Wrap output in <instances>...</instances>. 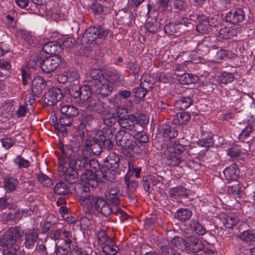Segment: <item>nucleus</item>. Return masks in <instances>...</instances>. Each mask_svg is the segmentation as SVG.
Wrapping results in <instances>:
<instances>
[{
  "label": "nucleus",
  "mask_w": 255,
  "mask_h": 255,
  "mask_svg": "<svg viewBox=\"0 0 255 255\" xmlns=\"http://www.w3.org/2000/svg\"><path fill=\"white\" fill-rule=\"evenodd\" d=\"M105 80L114 86L115 83L118 81H122L123 76L116 71H108L105 73Z\"/></svg>",
  "instance_id": "nucleus-41"
},
{
  "label": "nucleus",
  "mask_w": 255,
  "mask_h": 255,
  "mask_svg": "<svg viewBox=\"0 0 255 255\" xmlns=\"http://www.w3.org/2000/svg\"><path fill=\"white\" fill-rule=\"evenodd\" d=\"M63 97L61 90L57 87H51L45 93L44 103L48 106H53L60 101Z\"/></svg>",
  "instance_id": "nucleus-12"
},
{
  "label": "nucleus",
  "mask_w": 255,
  "mask_h": 255,
  "mask_svg": "<svg viewBox=\"0 0 255 255\" xmlns=\"http://www.w3.org/2000/svg\"><path fill=\"white\" fill-rule=\"evenodd\" d=\"M245 187L238 181H236L228 186L227 193L228 195L235 198H241L245 195Z\"/></svg>",
  "instance_id": "nucleus-19"
},
{
  "label": "nucleus",
  "mask_w": 255,
  "mask_h": 255,
  "mask_svg": "<svg viewBox=\"0 0 255 255\" xmlns=\"http://www.w3.org/2000/svg\"><path fill=\"white\" fill-rule=\"evenodd\" d=\"M60 111L62 114H64L67 117L72 118L79 114L78 109L73 105L66 104L62 102L60 104Z\"/></svg>",
  "instance_id": "nucleus-39"
},
{
  "label": "nucleus",
  "mask_w": 255,
  "mask_h": 255,
  "mask_svg": "<svg viewBox=\"0 0 255 255\" xmlns=\"http://www.w3.org/2000/svg\"><path fill=\"white\" fill-rule=\"evenodd\" d=\"M155 82L154 77L148 73H143L140 78V85L145 88V89L151 90Z\"/></svg>",
  "instance_id": "nucleus-40"
},
{
  "label": "nucleus",
  "mask_w": 255,
  "mask_h": 255,
  "mask_svg": "<svg viewBox=\"0 0 255 255\" xmlns=\"http://www.w3.org/2000/svg\"><path fill=\"white\" fill-rule=\"evenodd\" d=\"M105 79V74L99 69H92L90 72L89 77L87 78V82H92L94 86H96Z\"/></svg>",
  "instance_id": "nucleus-33"
},
{
  "label": "nucleus",
  "mask_w": 255,
  "mask_h": 255,
  "mask_svg": "<svg viewBox=\"0 0 255 255\" xmlns=\"http://www.w3.org/2000/svg\"><path fill=\"white\" fill-rule=\"evenodd\" d=\"M14 163L19 168H26L30 165V161L24 159L21 155L17 156L14 159Z\"/></svg>",
  "instance_id": "nucleus-59"
},
{
  "label": "nucleus",
  "mask_w": 255,
  "mask_h": 255,
  "mask_svg": "<svg viewBox=\"0 0 255 255\" xmlns=\"http://www.w3.org/2000/svg\"><path fill=\"white\" fill-rule=\"evenodd\" d=\"M91 10L95 15H102L104 13V6L99 2L93 3L91 5Z\"/></svg>",
  "instance_id": "nucleus-64"
},
{
  "label": "nucleus",
  "mask_w": 255,
  "mask_h": 255,
  "mask_svg": "<svg viewBox=\"0 0 255 255\" xmlns=\"http://www.w3.org/2000/svg\"><path fill=\"white\" fill-rule=\"evenodd\" d=\"M4 188L5 191L12 192L16 190L19 182L18 180L13 177H5L4 179Z\"/></svg>",
  "instance_id": "nucleus-48"
},
{
  "label": "nucleus",
  "mask_w": 255,
  "mask_h": 255,
  "mask_svg": "<svg viewBox=\"0 0 255 255\" xmlns=\"http://www.w3.org/2000/svg\"><path fill=\"white\" fill-rule=\"evenodd\" d=\"M238 238L241 241L247 243L255 242V232L253 230H247L241 232L238 236Z\"/></svg>",
  "instance_id": "nucleus-49"
},
{
  "label": "nucleus",
  "mask_w": 255,
  "mask_h": 255,
  "mask_svg": "<svg viewBox=\"0 0 255 255\" xmlns=\"http://www.w3.org/2000/svg\"><path fill=\"white\" fill-rule=\"evenodd\" d=\"M243 153L241 147L238 145H234L227 150V155L231 158H237Z\"/></svg>",
  "instance_id": "nucleus-56"
},
{
  "label": "nucleus",
  "mask_w": 255,
  "mask_h": 255,
  "mask_svg": "<svg viewBox=\"0 0 255 255\" xmlns=\"http://www.w3.org/2000/svg\"><path fill=\"white\" fill-rule=\"evenodd\" d=\"M186 147L181 144H176L170 148L171 153L166 157L167 164L170 166H179L184 161L183 153L185 151Z\"/></svg>",
  "instance_id": "nucleus-5"
},
{
  "label": "nucleus",
  "mask_w": 255,
  "mask_h": 255,
  "mask_svg": "<svg viewBox=\"0 0 255 255\" xmlns=\"http://www.w3.org/2000/svg\"><path fill=\"white\" fill-rule=\"evenodd\" d=\"M109 30L101 25L90 26L86 29L81 39L83 44H93L97 43V39H105L108 35Z\"/></svg>",
  "instance_id": "nucleus-3"
},
{
  "label": "nucleus",
  "mask_w": 255,
  "mask_h": 255,
  "mask_svg": "<svg viewBox=\"0 0 255 255\" xmlns=\"http://www.w3.org/2000/svg\"><path fill=\"white\" fill-rule=\"evenodd\" d=\"M190 118L191 116L188 112H181L173 117L172 123L176 126L185 125L189 121Z\"/></svg>",
  "instance_id": "nucleus-42"
},
{
  "label": "nucleus",
  "mask_w": 255,
  "mask_h": 255,
  "mask_svg": "<svg viewBox=\"0 0 255 255\" xmlns=\"http://www.w3.org/2000/svg\"><path fill=\"white\" fill-rule=\"evenodd\" d=\"M37 179L43 186L49 187L53 184L52 181L49 177L41 172L37 174Z\"/></svg>",
  "instance_id": "nucleus-58"
},
{
  "label": "nucleus",
  "mask_w": 255,
  "mask_h": 255,
  "mask_svg": "<svg viewBox=\"0 0 255 255\" xmlns=\"http://www.w3.org/2000/svg\"><path fill=\"white\" fill-rule=\"evenodd\" d=\"M118 122L123 128L133 131L136 123V116L130 114L127 116L118 115Z\"/></svg>",
  "instance_id": "nucleus-16"
},
{
  "label": "nucleus",
  "mask_w": 255,
  "mask_h": 255,
  "mask_svg": "<svg viewBox=\"0 0 255 255\" xmlns=\"http://www.w3.org/2000/svg\"><path fill=\"white\" fill-rule=\"evenodd\" d=\"M173 8L175 11L181 13L186 11L188 4L184 0H173Z\"/></svg>",
  "instance_id": "nucleus-50"
},
{
  "label": "nucleus",
  "mask_w": 255,
  "mask_h": 255,
  "mask_svg": "<svg viewBox=\"0 0 255 255\" xmlns=\"http://www.w3.org/2000/svg\"><path fill=\"white\" fill-rule=\"evenodd\" d=\"M74 189L81 205L84 204L89 197L92 196L90 194L89 188L85 185L78 184L75 186Z\"/></svg>",
  "instance_id": "nucleus-18"
},
{
  "label": "nucleus",
  "mask_w": 255,
  "mask_h": 255,
  "mask_svg": "<svg viewBox=\"0 0 255 255\" xmlns=\"http://www.w3.org/2000/svg\"><path fill=\"white\" fill-rule=\"evenodd\" d=\"M61 62V58L57 55L45 58L40 62L41 70L45 73L52 72L58 68Z\"/></svg>",
  "instance_id": "nucleus-7"
},
{
  "label": "nucleus",
  "mask_w": 255,
  "mask_h": 255,
  "mask_svg": "<svg viewBox=\"0 0 255 255\" xmlns=\"http://www.w3.org/2000/svg\"><path fill=\"white\" fill-rule=\"evenodd\" d=\"M92 82H88L87 84L80 87V101L78 102H83L92 97L93 92L95 93V87L93 86Z\"/></svg>",
  "instance_id": "nucleus-30"
},
{
  "label": "nucleus",
  "mask_w": 255,
  "mask_h": 255,
  "mask_svg": "<svg viewBox=\"0 0 255 255\" xmlns=\"http://www.w3.org/2000/svg\"><path fill=\"white\" fill-rule=\"evenodd\" d=\"M235 80L234 74L230 72H222L218 77V80L220 83L227 85L233 82Z\"/></svg>",
  "instance_id": "nucleus-52"
},
{
  "label": "nucleus",
  "mask_w": 255,
  "mask_h": 255,
  "mask_svg": "<svg viewBox=\"0 0 255 255\" xmlns=\"http://www.w3.org/2000/svg\"><path fill=\"white\" fill-rule=\"evenodd\" d=\"M68 165L73 166L76 171L88 168L89 158L84 155H79L76 158L74 155H69L67 159Z\"/></svg>",
  "instance_id": "nucleus-13"
},
{
  "label": "nucleus",
  "mask_w": 255,
  "mask_h": 255,
  "mask_svg": "<svg viewBox=\"0 0 255 255\" xmlns=\"http://www.w3.org/2000/svg\"><path fill=\"white\" fill-rule=\"evenodd\" d=\"M116 171H113L111 169L103 166L100 172H98L99 182L109 183L113 182L115 180Z\"/></svg>",
  "instance_id": "nucleus-22"
},
{
  "label": "nucleus",
  "mask_w": 255,
  "mask_h": 255,
  "mask_svg": "<svg viewBox=\"0 0 255 255\" xmlns=\"http://www.w3.org/2000/svg\"><path fill=\"white\" fill-rule=\"evenodd\" d=\"M149 181L153 186H155L160 189L161 186L163 184L164 178L162 176H148Z\"/></svg>",
  "instance_id": "nucleus-61"
},
{
  "label": "nucleus",
  "mask_w": 255,
  "mask_h": 255,
  "mask_svg": "<svg viewBox=\"0 0 255 255\" xmlns=\"http://www.w3.org/2000/svg\"><path fill=\"white\" fill-rule=\"evenodd\" d=\"M193 102L191 97L181 96L176 101L175 106L180 110H185L193 104Z\"/></svg>",
  "instance_id": "nucleus-45"
},
{
  "label": "nucleus",
  "mask_w": 255,
  "mask_h": 255,
  "mask_svg": "<svg viewBox=\"0 0 255 255\" xmlns=\"http://www.w3.org/2000/svg\"><path fill=\"white\" fill-rule=\"evenodd\" d=\"M120 158L115 152L110 153L104 161V167L111 169L113 171L118 169L120 165Z\"/></svg>",
  "instance_id": "nucleus-28"
},
{
  "label": "nucleus",
  "mask_w": 255,
  "mask_h": 255,
  "mask_svg": "<svg viewBox=\"0 0 255 255\" xmlns=\"http://www.w3.org/2000/svg\"><path fill=\"white\" fill-rule=\"evenodd\" d=\"M188 227L193 232L200 236L204 235L207 232L205 226L197 220H191L188 223Z\"/></svg>",
  "instance_id": "nucleus-31"
},
{
  "label": "nucleus",
  "mask_w": 255,
  "mask_h": 255,
  "mask_svg": "<svg viewBox=\"0 0 255 255\" xmlns=\"http://www.w3.org/2000/svg\"><path fill=\"white\" fill-rule=\"evenodd\" d=\"M168 193L170 197L179 202L180 199L186 198L188 197L189 190L182 186L178 185L175 187L170 188Z\"/></svg>",
  "instance_id": "nucleus-17"
},
{
  "label": "nucleus",
  "mask_w": 255,
  "mask_h": 255,
  "mask_svg": "<svg viewBox=\"0 0 255 255\" xmlns=\"http://www.w3.org/2000/svg\"><path fill=\"white\" fill-rule=\"evenodd\" d=\"M64 231H67L66 230H63V229L55 228L51 230L48 234L49 237L54 240H60L61 237H62V234H63Z\"/></svg>",
  "instance_id": "nucleus-60"
},
{
  "label": "nucleus",
  "mask_w": 255,
  "mask_h": 255,
  "mask_svg": "<svg viewBox=\"0 0 255 255\" xmlns=\"http://www.w3.org/2000/svg\"><path fill=\"white\" fill-rule=\"evenodd\" d=\"M57 171L59 177L70 184L76 183L79 180V174L74 168L68 165L67 160L64 157L58 159Z\"/></svg>",
  "instance_id": "nucleus-2"
},
{
  "label": "nucleus",
  "mask_w": 255,
  "mask_h": 255,
  "mask_svg": "<svg viewBox=\"0 0 255 255\" xmlns=\"http://www.w3.org/2000/svg\"><path fill=\"white\" fill-rule=\"evenodd\" d=\"M63 180H60L54 187V192L55 194L60 195H67L70 193V187L65 183Z\"/></svg>",
  "instance_id": "nucleus-46"
},
{
  "label": "nucleus",
  "mask_w": 255,
  "mask_h": 255,
  "mask_svg": "<svg viewBox=\"0 0 255 255\" xmlns=\"http://www.w3.org/2000/svg\"><path fill=\"white\" fill-rule=\"evenodd\" d=\"M227 180H236L239 176L240 170L236 164H232L226 167L223 171Z\"/></svg>",
  "instance_id": "nucleus-32"
},
{
  "label": "nucleus",
  "mask_w": 255,
  "mask_h": 255,
  "mask_svg": "<svg viewBox=\"0 0 255 255\" xmlns=\"http://www.w3.org/2000/svg\"><path fill=\"white\" fill-rule=\"evenodd\" d=\"M185 243V249L193 253H198L204 249V244L201 240L195 235L187 237Z\"/></svg>",
  "instance_id": "nucleus-11"
},
{
  "label": "nucleus",
  "mask_w": 255,
  "mask_h": 255,
  "mask_svg": "<svg viewBox=\"0 0 255 255\" xmlns=\"http://www.w3.org/2000/svg\"><path fill=\"white\" fill-rule=\"evenodd\" d=\"M150 91L149 90L145 89V88L143 87L142 85H140L136 88H134L132 90L133 93L134 94V96L136 98L141 99L144 98L147 92Z\"/></svg>",
  "instance_id": "nucleus-63"
},
{
  "label": "nucleus",
  "mask_w": 255,
  "mask_h": 255,
  "mask_svg": "<svg viewBox=\"0 0 255 255\" xmlns=\"http://www.w3.org/2000/svg\"><path fill=\"white\" fill-rule=\"evenodd\" d=\"M160 251L162 255H179L177 251L169 246H161Z\"/></svg>",
  "instance_id": "nucleus-62"
},
{
  "label": "nucleus",
  "mask_w": 255,
  "mask_h": 255,
  "mask_svg": "<svg viewBox=\"0 0 255 255\" xmlns=\"http://www.w3.org/2000/svg\"><path fill=\"white\" fill-rule=\"evenodd\" d=\"M38 229L33 228L27 230L24 234V245L27 249H32L38 238Z\"/></svg>",
  "instance_id": "nucleus-15"
},
{
  "label": "nucleus",
  "mask_w": 255,
  "mask_h": 255,
  "mask_svg": "<svg viewBox=\"0 0 255 255\" xmlns=\"http://www.w3.org/2000/svg\"><path fill=\"white\" fill-rule=\"evenodd\" d=\"M102 251L106 255H116L119 251V247L116 245L113 239L102 246Z\"/></svg>",
  "instance_id": "nucleus-47"
},
{
  "label": "nucleus",
  "mask_w": 255,
  "mask_h": 255,
  "mask_svg": "<svg viewBox=\"0 0 255 255\" xmlns=\"http://www.w3.org/2000/svg\"><path fill=\"white\" fill-rule=\"evenodd\" d=\"M78 104L79 106L89 111H95L98 114H101L104 112V103H101L93 96L84 101L78 102Z\"/></svg>",
  "instance_id": "nucleus-8"
},
{
  "label": "nucleus",
  "mask_w": 255,
  "mask_h": 255,
  "mask_svg": "<svg viewBox=\"0 0 255 255\" xmlns=\"http://www.w3.org/2000/svg\"><path fill=\"white\" fill-rule=\"evenodd\" d=\"M98 136L99 140H100L101 143H102L104 147L107 149H112L113 147V141L109 138L106 137L103 134V132L100 131L97 134Z\"/></svg>",
  "instance_id": "nucleus-54"
},
{
  "label": "nucleus",
  "mask_w": 255,
  "mask_h": 255,
  "mask_svg": "<svg viewBox=\"0 0 255 255\" xmlns=\"http://www.w3.org/2000/svg\"><path fill=\"white\" fill-rule=\"evenodd\" d=\"M21 234L15 228H9L0 236V246L7 248L13 247L20 239Z\"/></svg>",
  "instance_id": "nucleus-6"
},
{
  "label": "nucleus",
  "mask_w": 255,
  "mask_h": 255,
  "mask_svg": "<svg viewBox=\"0 0 255 255\" xmlns=\"http://www.w3.org/2000/svg\"><path fill=\"white\" fill-rule=\"evenodd\" d=\"M97 243L101 247L111 242L113 239L108 235L107 230L100 229L96 233Z\"/></svg>",
  "instance_id": "nucleus-43"
},
{
  "label": "nucleus",
  "mask_w": 255,
  "mask_h": 255,
  "mask_svg": "<svg viewBox=\"0 0 255 255\" xmlns=\"http://www.w3.org/2000/svg\"><path fill=\"white\" fill-rule=\"evenodd\" d=\"M56 122L53 126L56 130L63 131L65 126H69L71 125L72 118L67 117L64 114L59 117V119L56 117Z\"/></svg>",
  "instance_id": "nucleus-35"
},
{
  "label": "nucleus",
  "mask_w": 255,
  "mask_h": 255,
  "mask_svg": "<svg viewBox=\"0 0 255 255\" xmlns=\"http://www.w3.org/2000/svg\"><path fill=\"white\" fill-rule=\"evenodd\" d=\"M120 190L117 187L110 189L109 193L106 195L107 200L114 206H117L120 204Z\"/></svg>",
  "instance_id": "nucleus-34"
},
{
  "label": "nucleus",
  "mask_w": 255,
  "mask_h": 255,
  "mask_svg": "<svg viewBox=\"0 0 255 255\" xmlns=\"http://www.w3.org/2000/svg\"><path fill=\"white\" fill-rule=\"evenodd\" d=\"M226 22L232 24H237L244 21L245 14L242 8L238 7L228 12L225 16Z\"/></svg>",
  "instance_id": "nucleus-10"
},
{
  "label": "nucleus",
  "mask_w": 255,
  "mask_h": 255,
  "mask_svg": "<svg viewBox=\"0 0 255 255\" xmlns=\"http://www.w3.org/2000/svg\"><path fill=\"white\" fill-rule=\"evenodd\" d=\"M95 87V93L104 97L111 94L114 88L113 85L108 82L105 78Z\"/></svg>",
  "instance_id": "nucleus-25"
},
{
  "label": "nucleus",
  "mask_w": 255,
  "mask_h": 255,
  "mask_svg": "<svg viewBox=\"0 0 255 255\" xmlns=\"http://www.w3.org/2000/svg\"><path fill=\"white\" fill-rule=\"evenodd\" d=\"M186 238L185 239L180 238L178 236H176L172 239H171L170 241L171 244L175 247H177L178 249H179L180 250H183L185 249L186 247Z\"/></svg>",
  "instance_id": "nucleus-57"
},
{
  "label": "nucleus",
  "mask_w": 255,
  "mask_h": 255,
  "mask_svg": "<svg viewBox=\"0 0 255 255\" xmlns=\"http://www.w3.org/2000/svg\"><path fill=\"white\" fill-rule=\"evenodd\" d=\"M159 134L167 140H170L177 136L178 133L169 124H163L158 127Z\"/></svg>",
  "instance_id": "nucleus-26"
},
{
  "label": "nucleus",
  "mask_w": 255,
  "mask_h": 255,
  "mask_svg": "<svg viewBox=\"0 0 255 255\" xmlns=\"http://www.w3.org/2000/svg\"><path fill=\"white\" fill-rule=\"evenodd\" d=\"M82 181L93 188L98 185V174H96L91 170L86 169L84 172L81 175Z\"/></svg>",
  "instance_id": "nucleus-21"
},
{
  "label": "nucleus",
  "mask_w": 255,
  "mask_h": 255,
  "mask_svg": "<svg viewBox=\"0 0 255 255\" xmlns=\"http://www.w3.org/2000/svg\"><path fill=\"white\" fill-rule=\"evenodd\" d=\"M255 137V119H253L247 126L243 128L238 135V139L244 141L249 137Z\"/></svg>",
  "instance_id": "nucleus-24"
},
{
  "label": "nucleus",
  "mask_w": 255,
  "mask_h": 255,
  "mask_svg": "<svg viewBox=\"0 0 255 255\" xmlns=\"http://www.w3.org/2000/svg\"><path fill=\"white\" fill-rule=\"evenodd\" d=\"M240 221L239 218L236 215L233 214H225L223 216L222 222L227 228L233 229L236 226Z\"/></svg>",
  "instance_id": "nucleus-37"
},
{
  "label": "nucleus",
  "mask_w": 255,
  "mask_h": 255,
  "mask_svg": "<svg viewBox=\"0 0 255 255\" xmlns=\"http://www.w3.org/2000/svg\"><path fill=\"white\" fill-rule=\"evenodd\" d=\"M164 32L168 36H178L185 31L181 30L176 21L167 22L164 26Z\"/></svg>",
  "instance_id": "nucleus-27"
},
{
  "label": "nucleus",
  "mask_w": 255,
  "mask_h": 255,
  "mask_svg": "<svg viewBox=\"0 0 255 255\" xmlns=\"http://www.w3.org/2000/svg\"><path fill=\"white\" fill-rule=\"evenodd\" d=\"M82 205L85 207L86 213L95 216H99L101 214L108 217L112 211L111 206L106 200L95 195L89 197L85 203Z\"/></svg>",
  "instance_id": "nucleus-1"
},
{
  "label": "nucleus",
  "mask_w": 255,
  "mask_h": 255,
  "mask_svg": "<svg viewBox=\"0 0 255 255\" xmlns=\"http://www.w3.org/2000/svg\"><path fill=\"white\" fill-rule=\"evenodd\" d=\"M196 28L199 33L202 34L208 33L210 31L211 28H209V23L208 22V17L204 15H201Z\"/></svg>",
  "instance_id": "nucleus-44"
},
{
  "label": "nucleus",
  "mask_w": 255,
  "mask_h": 255,
  "mask_svg": "<svg viewBox=\"0 0 255 255\" xmlns=\"http://www.w3.org/2000/svg\"><path fill=\"white\" fill-rule=\"evenodd\" d=\"M46 85V82L42 77L36 76L31 81V91L35 96L39 97Z\"/></svg>",
  "instance_id": "nucleus-23"
},
{
  "label": "nucleus",
  "mask_w": 255,
  "mask_h": 255,
  "mask_svg": "<svg viewBox=\"0 0 255 255\" xmlns=\"http://www.w3.org/2000/svg\"><path fill=\"white\" fill-rule=\"evenodd\" d=\"M162 25L163 23L161 22L154 20V21L147 22L145 27L148 32L155 33L160 30Z\"/></svg>",
  "instance_id": "nucleus-51"
},
{
  "label": "nucleus",
  "mask_w": 255,
  "mask_h": 255,
  "mask_svg": "<svg viewBox=\"0 0 255 255\" xmlns=\"http://www.w3.org/2000/svg\"><path fill=\"white\" fill-rule=\"evenodd\" d=\"M58 41H51L45 43L43 46V51L47 54L56 55L61 50Z\"/></svg>",
  "instance_id": "nucleus-38"
},
{
  "label": "nucleus",
  "mask_w": 255,
  "mask_h": 255,
  "mask_svg": "<svg viewBox=\"0 0 255 255\" xmlns=\"http://www.w3.org/2000/svg\"><path fill=\"white\" fill-rule=\"evenodd\" d=\"M211 50H209V52L213 56V61L216 62H220L225 57H230L232 53L230 51L220 48L216 52L214 50L217 49L216 46H213Z\"/></svg>",
  "instance_id": "nucleus-29"
},
{
  "label": "nucleus",
  "mask_w": 255,
  "mask_h": 255,
  "mask_svg": "<svg viewBox=\"0 0 255 255\" xmlns=\"http://www.w3.org/2000/svg\"><path fill=\"white\" fill-rule=\"evenodd\" d=\"M126 68L134 76L138 75L141 70L139 64L135 61L128 62L126 64Z\"/></svg>",
  "instance_id": "nucleus-53"
},
{
  "label": "nucleus",
  "mask_w": 255,
  "mask_h": 255,
  "mask_svg": "<svg viewBox=\"0 0 255 255\" xmlns=\"http://www.w3.org/2000/svg\"><path fill=\"white\" fill-rule=\"evenodd\" d=\"M132 138V134L124 129L119 130L115 135L116 144L126 149L131 146Z\"/></svg>",
  "instance_id": "nucleus-9"
},
{
  "label": "nucleus",
  "mask_w": 255,
  "mask_h": 255,
  "mask_svg": "<svg viewBox=\"0 0 255 255\" xmlns=\"http://www.w3.org/2000/svg\"><path fill=\"white\" fill-rule=\"evenodd\" d=\"M74 240L71 232L64 231L60 240L55 244V255H68L76 247Z\"/></svg>",
  "instance_id": "nucleus-4"
},
{
  "label": "nucleus",
  "mask_w": 255,
  "mask_h": 255,
  "mask_svg": "<svg viewBox=\"0 0 255 255\" xmlns=\"http://www.w3.org/2000/svg\"><path fill=\"white\" fill-rule=\"evenodd\" d=\"M178 80L183 85H189L194 83L195 80L191 74L184 73L178 77Z\"/></svg>",
  "instance_id": "nucleus-55"
},
{
  "label": "nucleus",
  "mask_w": 255,
  "mask_h": 255,
  "mask_svg": "<svg viewBox=\"0 0 255 255\" xmlns=\"http://www.w3.org/2000/svg\"><path fill=\"white\" fill-rule=\"evenodd\" d=\"M192 215V212L189 209L181 208L174 213V217L181 222L189 220Z\"/></svg>",
  "instance_id": "nucleus-36"
},
{
  "label": "nucleus",
  "mask_w": 255,
  "mask_h": 255,
  "mask_svg": "<svg viewBox=\"0 0 255 255\" xmlns=\"http://www.w3.org/2000/svg\"><path fill=\"white\" fill-rule=\"evenodd\" d=\"M241 30V27L238 26L234 27H223L221 28L219 32L218 36L221 39H228L236 36Z\"/></svg>",
  "instance_id": "nucleus-20"
},
{
  "label": "nucleus",
  "mask_w": 255,
  "mask_h": 255,
  "mask_svg": "<svg viewBox=\"0 0 255 255\" xmlns=\"http://www.w3.org/2000/svg\"><path fill=\"white\" fill-rule=\"evenodd\" d=\"M79 143L72 140L70 142L69 144L65 145L62 142L59 143V149L62 152V154L58 156L59 157H64L67 160L68 157L69 155H73L72 153H77L79 150Z\"/></svg>",
  "instance_id": "nucleus-14"
}]
</instances>
